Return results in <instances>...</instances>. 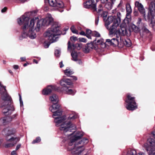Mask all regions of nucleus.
I'll use <instances>...</instances> for the list:
<instances>
[{
	"label": "nucleus",
	"instance_id": "f257e3e1",
	"mask_svg": "<svg viewBox=\"0 0 155 155\" xmlns=\"http://www.w3.org/2000/svg\"><path fill=\"white\" fill-rule=\"evenodd\" d=\"M38 12V11L35 10L27 12L18 18V24L20 25H23L22 27L23 31L21 34L23 38H25L29 37L31 39H34L36 37V33L34 31V26L35 21L38 19V17L33 18L31 20L29 25L28 23L31 16H35Z\"/></svg>",
	"mask_w": 155,
	"mask_h": 155
},
{
	"label": "nucleus",
	"instance_id": "f03ea898",
	"mask_svg": "<svg viewBox=\"0 0 155 155\" xmlns=\"http://www.w3.org/2000/svg\"><path fill=\"white\" fill-rule=\"evenodd\" d=\"M117 15V18H116L115 17V19L110 27V32L111 34L114 33L118 36H117L116 38H113L111 40L106 39V42L109 45H112L113 46H117L118 45L119 41H120L121 40L120 35H127V30L125 28L126 24H125L123 23L121 24L120 26V29L117 28L119 27L120 22L121 15L120 12H118Z\"/></svg>",
	"mask_w": 155,
	"mask_h": 155
},
{
	"label": "nucleus",
	"instance_id": "7ed1b4c3",
	"mask_svg": "<svg viewBox=\"0 0 155 155\" xmlns=\"http://www.w3.org/2000/svg\"><path fill=\"white\" fill-rule=\"evenodd\" d=\"M0 107L2 112L5 115H8L15 110L11 97L7 93L6 87L3 86L0 82Z\"/></svg>",
	"mask_w": 155,
	"mask_h": 155
},
{
	"label": "nucleus",
	"instance_id": "20e7f679",
	"mask_svg": "<svg viewBox=\"0 0 155 155\" xmlns=\"http://www.w3.org/2000/svg\"><path fill=\"white\" fill-rule=\"evenodd\" d=\"M66 135L68 136H72V137L68 143V150L71 151L72 154L79 155L84 150V147L83 145H78V143L76 141L81 138L83 136L84 133L82 132L78 131L76 132L74 131Z\"/></svg>",
	"mask_w": 155,
	"mask_h": 155
},
{
	"label": "nucleus",
	"instance_id": "39448f33",
	"mask_svg": "<svg viewBox=\"0 0 155 155\" xmlns=\"http://www.w3.org/2000/svg\"><path fill=\"white\" fill-rule=\"evenodd\" d=\"M150 4L147 15H146L145 9L141 3L138 1H136L135 2V6L137 8L140 13L143 15L146 21H151L153 28L155 29V0H150Z\"/></svg>",
	"mask_w": 155,
	"mask_h": 155
},
{
	"label": "nucleus",
	"instance_id": "423d86ee",
	"mask_svg": "<svg viewBox=\"0 0 155 155\" xmlns=\"http://www.w3.org/2000/svg\"><path fill=\"white\" fill-rule=\"evenodd\" d=\"M60 25L58 23H55L50 28H49L44 33L45 37H48L50 42L44 43V45L45 48H48L51 43L58 40V36L61 34L60 31Z\"/></svg>",
	"mask_w": 155,
	"mask_h": 155
},
{
	"label": "nucleus",
	"instance_id": "0eeeda50",
	"mask_svg": "<svg viewBox=\"0 0 155 155\" xmlns=\"http://www.w3.org/2000/svg\"><path fill=\"white\" fill-rule=\"evenodd\" d=\"M54 118L55 125L57 127H60V129L64 132L71 133L72 130L75 129L76 127L71 124L69 121H65V117L61 115L53 117Z\"/></svg>",
	"mask_w": 155,
	"mask_h": 155
},
{
	"label": "nucleus",
	"instance_id": "6e6552de",
	"mask_svg": "<svg viewBox=\"0 0 155 155\" xmlns=\"http://www.w3.org/2000/svg\"><path fill=\"white\" fill-rule=\"evenodd\" d=\"M15 129L11 127H7L5 129L2 131V134L5 137V139L7 141L10 143H6L4 145V147L5 148L12 147L14 146L19 140L20 138L18 137H14L10 136L14 134L16 132Z\"/></svg>",
	"mask_w": 155,
	"mask_h": 155
},
{
	"label": "nucleus",
	"instance_id": "1a4fd4ad",
	"mask_svg": "<svg viewBox=\"0 0 155 155\" xmlns=\"http://www.w3.org/2000/svg\"><path fill=\"white\" fill-rule=\"evenodd\" d=\"M135 97H131L130 94H127V98L125 100L126 108L129 110H133L137 108L135 101Z\"/></svg>",
	"mask_w": 155,
	"mask_h": 155
},
{
	"label": "nucleus",
	"instance_id": "9d476101",
	"mask_svg": "<svg viewBox=\"0 0 155 155\" xmlns=\"http://www.w3.org/2000/svg\"><path fill=\"white\" fill-rule=\"evenodd\" d=\"M144 146L147 151L155 149V131L151 132V137L148 139Z\"/></svg>",
	"mask_w": 155,
	"mask_h": 155
},
{
	"label": "nucleus",
	"instance_id": "9b49d317",
	"mask_svg": "<svg viewBox=\"0 0 155 155\" xmlns=\"http://www.w3.org/2000/svg\"><path fill=\"white\" fill-rule=\"evenodd\" d=\"M49 110L53 113L52 117L62 115V112L60 109V106L58 104H53L49 107Z\"/></svg>",
	"mask_w": 155,
	"mask_h": 155
},
{
	"label": "nucleus",
	"instance_id": "f8f14e48",
	"mask_svg": "<svg viewBox=\"0 0 155 155\" xmlns=\"http://www.w3.org/2000/svg\"><path fill=\"white\" fill-rule=\"evenodd\" d=\"M54 19L51 15L50 14H48L46 17L39 20L42 26H48L53 22Z\"/></svg>",
	"mask_w": 155,
	"mask_h": 155
},
{
	"label": "nucleus",
	"instance_id": "ddd939ff",
	"mask_svg": "<svg viewBox=\"0 0 155 155\" xmlns=\"http://www.w3.org/2000/svg\"><path fill=\"white\" fill-rule=\"evenodd\" d=\"M45 3L48 2L52 7L63 8L64 7L63 3L61 1L57 2L56 0H45Z\"/></svg>",
	"mask_w": 155,
	"mask_h": 155
},
{
	"label": "nucleus",
	"instance_id": "4468645a",
	"mask_svg": "<svg viewBox=\"0 0 155 155\" xmlns=\"http://www.w3.org/2000/svg\"><path fill=\"white\" fill-rule=\"evenodd\" d=\"M84 8H91L94 11H97L96 4L94 0H89L83 3Z\"/></svg>",
	"mask_w": 155,
	"mask_h": 155
},
{
	"label": "nucleus",
	"instance_id": "2eb2a0df",
	"mask_svg": "<svg viewBox=\"0 0 155 155\" xmlns=\"http://www.w3.org/2000/svg\"><path fill=\"white\" fill-rule=\"evenodd\" d=\"M115 19V16H109L108 18L106 19V20L104 21H105V25L106 26V28L107 29H108L110 31V34L112 35L113 34H111L110 32V28L109 27V25L112 22H114V21Z\"/></svg>",
	"mask_w": 155,
	"mask_h": 155
},
{
	"label": "nucleus",
	"instance_id": "dca6fc26",
	"mask_svg": "<svg viewBox=\"0 0 155 155\" xmlns=\"http://www.w3.org/2000/svg\"><path fill=\"white\" fill-rule=\"evenodd\" d=\"M57 89L58 87L56 85H50L48 86L46 89L43 90L42 93L44 95H47L50 94L52 90H56Z\"/></svg>",
	"mask_w": 155,
	"mask_h": 155
},
{
	"label": "nucleus",
	"instance_id": "f3484780",
	"mask_svg": "<svg viewBox=\"0 0 155 155\" xmlns=\"http://www.w3.org/2000/svg\"><path fill=\"white\" fill-rule=\"evenodd\" d=\"M60 85L62 86V88L65 87H67L66 84L67 85H71L73 84L72 81L70 79L63 78L60 81Z\"/></svg>",
	"mask_w": 155,
	"mask_h": 155
},
{
	"label": "nucleus",
	"instance_id": "a211bd4d",
	"mask_svg": "<svg viewBox=\"0 0 155 155\" xmlns=\"http://www.w3.org/2000/svg\"><path fill=\"white\" fill-rule=\"evenodd\" d=\"M95 47L92 43H88L85 46L84 51L85 53H88L93 49H95Z\"/></svg>",
	"mask_w": 155,
	"mask_h": 155
},
{
	"label": "nucleus",
	"instance_id": "6ab92c4d",
	"mask_svg": "<svg viewBox=\"0 0 155 155\" xmlns=\"http://www.w3.org/2000/svg\"><path fill=\"white\" fill-rule=\"evenodd\" d=\"M12 121V119L8 117H4L1 118L0 119V125L2 126L8 124Z\"/></svg>",
	"mask_w": 155,
	"mask_h": 155
},
{
	"label": "nucleus",
	"instance_id": "aec40b11",
	"mask_svg": "<svg viewBox=\"0 0 155 155\" xmlns=\"http://www.w3.org/2000/svg\"><path fill=\"white\" fill-rule=\"evenodd\" d=\"M62 89L64 92L68 94L74 95L75 93V91L71 89H69L68 87H65Z\"/></svg>",
	"mask_w": 155,
	"mask_h": 155
},
{
	"label": "nucleus",
	"instance_id": "412c9836",
	"mask_svg": "<svg viewBox=\"0 0 155 155\" xmlns=\"http://www.w3.org/2000/svg\"><path fill=\"white\" fill-rule=\"evenodd\" d=\"M49 100L53 104H57L59 101L58 97L55 94L52 95L50 97Z\"/></svg>",
	"mask_w": 155,
	"mask_h": 155
},
{
	"label": "nucleus",
	"instance_id": "4be33fe9",
	"mask_svg": "<svg viewBox=\"0 0 155 155\" xmlns=\"http://www.w3.org/2000/svg\"><path fill=\"white\" fill-rule=\"evenodd\" d=\"M130 27L133 31L136 33H137L140 31L139 27L137 26L134 24L130 25Z\"/></svg>",
	"mask_w": 155,
	"mask_h": 155
},
{
	"label": "nucleus",
	"instance_id": "5701e85b",
	"mask_svg": "<svg viewBox=\"0 0 155 155\" xmlns=\"http://www.w3.org/2000/svg\"><path fill=\"white\" fill-rule=\"evenodd\" d=\"M88 142V139L86 138H83L81 141L77 142L78 143V145H83L84 146V145L86 144Z\"/></svg>",
	"mask_w": 155,
	"mask_h": 155
},
{
	"label": "nucleus",
	"instance_id": "b1692460",
	"mask_svg": "<svg viewBox=\"0 0 155 155\" xmlns=\"http://www.w3.org/2000/svg\"><path fill=\"white\" fill-rule=\"evenodd\" d=\"M71 55L72 57V60L74 61H76L78 60V54L77 52L75 51H72L71 53Z\"/></svg>",
	"mask_w": 155,
	"mask_h": 155
},
{
	"label": "nucleus",
	"instance_id": "393cba45",
	"mask_svg": "<svg viewBox=\"0 0 155 155\" xmlns=\"http://www.w3.org/2000/svg\"><path fill=\"white\" fill-rule=\"evenodd\" d=\"M64 73L65 75L68 77L70 76V75L74 73V72L70 69H67L64 71Z\"/></svg>",
	"mask_w": 155,
	"mask_h": 155
},
{
	"label": "nucleus",
	"instance_id": "a878e982",
	"mask_svg": "<svg viewBox=\"0 0 155 155\" xmlns=\"http://www.w3.org/2000/svg\"><path fill=\"white\" fill-rule=\"evenodd\" d=\"M113 4L110 1L109 2L105 4L104 6L105 8L108 10L111 9L112 8Z\"/></svg>",
	"mask_w": 155,
	"mask_h": 155
},
{
	"label": "nucleus",
	"instance_id": "bb28decb",
	"mask_svg": "<svg viewBox=\"0 0 155 155\" xmlns=\"http://www.w3.org/2000/svg\"><path fill=\"white\" fill-rule=\"evenodd\" d=\"M126 10L127 13H131L132 9L129 4H127L126 5Z\"/></svg>",
	"mask_w": 155,
	"mask_h": 155
},
{
	"label": "nucleus",
	"instance_id": "cd10ccee",
	"mask_svg": "<svg viewBox=\"0 0 155 155\" xmlns=\"http://www.w3.org/2000/svg\"><path fill=\"white\" fill-rule=\"evenodd\" d=\"M124 43L125 45L128 47H130L131 45V41L130 39H127L126 40H125Z\"/></svg>",
	"mask_w": 155,
	"mask_h": 155
},
{
	"label": "nucleus",
	"instance_id": "c85d7f7f",
	"mask_svg": "<svg viewBox=\"0 0 155 155\" xmlns=\"http://www.w3.org/2000/svg\"><path fill=\"white\" fill-rule=\"evenodd\" d=\"M141 29L142 31L144 33L148 34L150 32L148 29L145 26H143Z\"/></svg>",
	"mask_w": 155,
	"mask_h": 155
},
{
	"label": "nucleus",
	"instance_id": "c756f323",
	"mask_svg": "<svg viewBox=\"0 0 155 155\" xmlns=\"http://www.w3.org/2000/svg\"><path fill=\"white\" fill-rule=\"evenodd\" d=\"M78 117V116L75 115L74 114H72L70 115V116L68 117V120H74L75 118Z\"/></svg>",
	"mask_w": 155,
	"mask_h": 155
},
{
	"label": "nucleus",
	"instance_id": "7c9ffc66",
	"mask_svg": "<svg viewBox=\"0 0 155 155\" xmlns=\"http://www.w3.org/2000/svg\"><path fill=\"white\" fill-rule=\"evenodd\" d=\"M108 13L106 11H103V13L101 14V16L103 18V20L105 21L106 19V17Z\"/></svg>",
	"mask_w": 155,
	"mask_h": 155
},
{
	"label": "nucleus",
	"instance_id": "2f4dec72",
	"mask_svg": "<svg viewBox=\"0 0 155 155\" xmlns=\"http://www.w3.org/2000/svg\"><path fill=\"white\" fill-rule=\"evenodd\" d=\"M97 45H104L105 46V43L104 42V40L103 39H101L98 40L97 42Z\"/></svg>",
	"mask_w": 155,
	"mask_h": 155
},
{
	"label": "nucleus",
	"instance_id": "473e14b6",
	"mask_svg": "<svg viewBox=\"0 0 155 155\" xmlns=\"http://www.w3.org/2000/svg\"><path fill=\"white\" fill-rule=\"evenodd\" d=\"M68 51H71V46H73V47H74V45L73 44H72L71 45V43L70 41H68Z\"/></svg>",
	"mask_w": 155,
	"mask_h": 155
},
{
	"label": "nucleus",
	"instance_id": "72a5a7b5",
	"mask_svg": "<svg viewBox=\"0 0 155 155\" xmlns=\"http://www.w3.org/2000/svg\"><path fill=\"white\" fill-rule=\"evenodd\" d=\"M71 29L72 31V32L74 34H78V31L77 30H76L74 28V26H72L71 27Z\"/></svg>",
	"mask_w": 155,
	"mask_h": 155
},
{
	"label": "nucleus",
	"instance_id": "f704fd0d",
	"mask_svg": "<svg viewBox=\"0 0 155 155\" xmlns=\"http://www.w3.org/2000/svg\"><path fill=\"white\" fill-rule=\"evenodd\" d=\"M149 155H155V149L147 151Z\"/></svg>",
	"mask_w": 155,
	"mask_h": 155
},
{
	"label": "nucleus",
	"instance_id": "c9c22d12",
	"mask_svg": "<svg viewBox=\"0 0 155 155\" xmlns=\"http://www.w3.org/2000/svg\"><path fill=\"white\" fill-rule=\"evenodd\" d=\"M61 54L60 51L59 50H55V51L54 54L57 57H59Z\"/></svg>",
	"mask_w": 155,
	"mask_h": 155
},
{
	"label": "nucleus",
	"instance_id": "e433bc0d",
	"mask_svg": "<svg viewBox=\"0 0 155 155\" xmlns=\"http://www.w3.org/2000/svg\"><path fill=\"white\" fill-rule=\"evenodd\" d=\"M92 35L96 37H100V34L96 31H94L92 32Z\"/></svg>",
	"mask_w": 155,
	"mask_h": 155
},
{
	"label": "nucleus",
	"instance_id": "4c0bfd02",
	"mask_svg": "<svg viewBox=\"0 0 155 155\" xmlns=\"http://www.w3.org/2000/svg\"><path fill=\"white\" fill-rule=\"evenodd\" d=\"M103 7H102L101 5H100L99 6V8H98V10L97 11L98 13H101L102 11Z\"/></svg>",
	"mask_w": 155,
	"mask_h": 155
},
{
	"label": "nucleus",
	"instance_id": "58836bf2",
	"mask_svg": "<svg viewBox=\"0 0 155 155\" xmlns=\"http://www.w3.org/2000/svg\"><path fill=\"white\" fill-rule=\"evenodd\" d=\"M39 141V137H36V139L35 140H34L32 142V144H35L36 143H37Z\"/></svg>",
	"mask_w": 155,
	"mask_h": 155
},
{
	"label": "nucleus",
	"instance_id": "ea45409f",
	"mask_svg": "<svg viewBox=\"0 0 155 155\" xmlns=\"http://www.w3.org/2000/svg\"><path fill=\"white\" fill-rule=\"evenodd\" d=\"M79 39L80 41L83 42H86V39L84 38H79Z\"/></svg>",
	"mask_w": 155,
	"mask_h": 155
},
{
	"label": "nucleus",
	"instance_id": "a19ab883",
	"mask_svg": "<svg viewBox=\"0 0 155 155\" xmlns=\"http://www.w3.org/2000/svg\"><path fill=\"white\" fill-rule=\"evenodd\" d=\"M38 24H39V20H38L37 22V27L35 29V30L36 31H39V26H38Z\"/></svg>",
	"mask_w": 155,
	"mask_h": 155
},
{
	"label": "nucleus",
	"instance_id": "79ce46f5",
	"mask_svg": "<svg viewBox=\"0 0 155 155\" xmlns=\"http://www.w3.org/2000/svg\"><path fill=\"white\" fill-rule=\"evenodd\" d=\"M131 13H127L126 14V18L130 20L131 18V16L130 14Z\"/></svg>",
	"mask_w": 155,
	"mask_h": 155
},
{
	"label": "nucleus",
	"instance_id": "37998d69",
	"mask_svg": "<svg viewBox=\"0 0 155 155\" xmlns=\"http://www.w3.org/2000/svg\"><path fill=\"white\" fill-rule=\"evenodd\" d=\"M71 77L72 78V79H71V80L73 82V81H76L77 79V78L75 76H71Z\"/></svg>",
	"mask_w": 155,
	"mask_h": 155
},
{
	"label": "nucleus",
	"instance_id": "c03bdc74",
	"mask_svg": "<svg viewBox=\"0 0 155 155\" xmlns=\"http://www.w3.org/2000/svg\"><path fill=\"white\" fill-rule=\"evenodd\" d=\"M91 30L89 29H87L86 30V34H91Z\"/></svg>",
	"mask_w": 155,
	"mask_h": 155
},
{
	"label": "nucleus",
	"instance_id": "a18cd8bd",
	"mask_svg": "<svg viewBox=\"0 0 155 155\" xmlns=\"http://www.w3.org/2000/svg\"><path fill=\"white\" fill-rule=\"evenodd\" d=\"M110 0H101V2L102 3L105 4L108 2H109Z\"/></svg>",
	"mask_w": 155,
	"mask_h": 155
},
{
	"label": "nucleus",
	"instance_id": "49530a36",
	"mask_svg": "<svg viewBox=\"0 0 155 155\" xmlns=\"http://www.w3.org/2000/svg\"><path fill=\"white\" fill-rule=\"evenodd\" d=\"M21 144H18L16 146L15 150L16 151L18 150L21 147Z\"/></svg>",
	"mask_w": 155,
	"mask_h": 155
},
{
	"label": "nucleus",
	"instance_id": "de8ad7c7",
	"mask_svg": "<svg viewBox=\"0 0 155 155\" xmlns=\"http://www.w3.org/2000/svg\"><path fill=\"white\" fill-rule=\"evenodd\" d=\"M142 21V19L140 18H139L137 20V25H139L140 23Z\"/></svg>",
	"mask_w": 155,
	"mask_h": 155
},
{
	"label": "nucleus",
	"instance_id": "09e8293b",
	"mask_svg": "<svg viewBox=\"0 0 155 155\" xmlns=\"http://www.w3.org/2000/svg\"><path fill=\"white\" fill-rule=\"evenodd\" d=\"M17 115L18 114H13L12 116H11V117H10L12 119H12H13L15 117H16L17 116Z\"/></svg>",
	"mask_w": 155,
	"mask_h": 155
},
{
	"label": "nucleus",
	"instance_id": "8fccbe9b",
	"mask_svg": "<svg viewBox=\"0 0 155 155\" xmlns=\"http://www.w3.org/2000/svg\"><path fill=\"white\" fill-rule=\"evenodd\" d=\"M11 154V155H17L16 151L15 150L12 151Z\"/></svg>",
	"mask_w": 155,
	"mask_h": 155
},
{
	"label": "nucleus",
	"instance_id": "3c124183",
	"mask_svg": "<svg viewBox=\"0 0 155 155\" xmlns=\"http://www.w3.org/2000/svg\"><path fill=\"white\" fill-rule=\"evenodd\" d=\"M71 39H72L74 41H76L78 40L77 38L74 36L71 37Z\"/></svg>",
	"mask_w": 155,
	"mask_h": 155
},
{
	"label": "nucleus",
	"instance_id": "603ef678",
	"mask_svg": "<svg viewBox=\"0 0 155 155\" xmlns=\"http://www.w3.org/2000/svg\"><path fill=\"white\" fill-rule=\"evenodd\" d=\"M99 21V18L98 17H97L95 19V23L96 25H97L98 24Z\"/></svg>",
	"mask_w": 155,
	"mask_h": 155
},
{
	"label": "nucleus",
	"instance_id": "864d4df0",
	"mask_svg": "<svg viewBox=\"0 0 155 155\" xmlns=\"http://www.w3.org/2000/svg\"><path fill=\"white\" fill-rule=\"evenodd\" d=\"M79 34L81 35H82L85 36V35H86V33H85V32L84 31H81L79 33Z\"/></svg>",
	"mask_w": 155,
	"mask_h": 155
},
{
	"label": "nucleus",
	"instance_id": "5fc2aeb1",
	"mask_svg": "<svg viewBox=\"0 0 155 155\" xmlns=\"http://www.w3.org/2000/svg\"><path fill=\"white\" fill-rule=\"evenodd\" d=\"M7 9V8L6 7H4L2 9V10H1L2 12V13L5 12L6 11Z\"/></svg>",
	"mask_w": 155,
	"mask_h": 155
},
{
	"label": "nucleus",
	"instance_id": "6e6d98bb",
	"mask_svg": "<svg viewBox=\"0 0 155 155\" xmlns=\"http://www.w3.org/2000/svg\"><path fill=\"white\" fill-rule=\"evenodd\" d=\"M18 66L17 65H15L13 66V68L15 69H18Z\"/></svg>",
	"mask_w": 155,
	"mask_h": 155
},
{
	"label": "nucleus",
	"instance_id": "4d7b16f0",
	"mask_svg": "<svg viewBox=\"0 0 155 155\" xmlns=\"http://www.w3.org/2000/svg\"><path fill=\"white\" fill-rule=\"evenodd\" d=\"M59 65H60V67L62 68L64 66V65L63 64L62 61H61L59 63Z\"/></svg>",
	"mask_w": 155,
	"mask_h": 155
},
{
	"label": "nucleus",
	"instance_id": "13d9d810",
	"mask_svg": "<svg viewBox=\"0 0 155 155\" xmlns=\"http://www.w3.org/2000/svg\"><path fill=\"white\" fill-rule=\"evenodd\" d=\"M123 3V1L122 0H121L120 2V3L118 5V7H121V5H122Z\"/></svg>",
	"mask_w": 155,
	"mask_h": 155
},
{
	"label": "nucleus",
	"instance_id": "bf43d9fd",
	"mask_svg": "<svg viewBox=\"0 0 155 155\" xmlns=\"http://www.w3.org/2000/svg\"><path fill=\"white\" fill-rule=\"evenodd\" d=\"M123 3V1L122 0H121L120 2V3L118 5V7H121V5H122Z\"/></svg>",
	"mask_w": 155,
	"mask_h": 155
},
{
	"label": "nucleus",
	"instance_id": "052dcab7",
	"mask_svg": "<svg viewBox=\"0 0 155 155\" xmlns=\"http://www.w3.org/2000/svg\"><path fill=\"white\" fill-rule=\"evenodd\" d=\"M85 36H86V37L88 38L91 39V37L90 35V34H86V35Z\"/></svg>",
	"mask_w": 155,
	"mask_h": 155
},
{
	"label": "nucleus",
	"instance_id": "680f3d73",
	"mask_svg": "<svg viewBox=\"0 0 155 155\" xmlns=\"http://www.w3.org/2000/svg\"><path fill=\"white\" fill-rule=\"evenodd\" d=\"M19 101L20 102V106L22 107L23 106V102L22 101V100Z\"/></svg>",
	"mask_w": 155,
	"mask_h": 155
},
{
	"label": "nucleus",
	"instance_id": "e2e57ef3",
	"mask_svg": "<svg viewBox=\"0 0 155 155\" xmlns=\"http://www.w3.org/2000/svg\"><path fill=\"white\" fill-rule=\"evenodd\" d=\"M20 59L22 61H25L26 58L25 57H21Z\"/></svg>",
	"mask_w": 155,
	"mask_h": 155
},
{
	"label": "nucleus",
	"instance_id": "0e129e2a",
	"mask_svg": "<svg viewBox=\"0 0 155 155\" xmlns=\"http://www.w3.org/2000/svg\"><path fill=\"white\" fill-rule=\"evenodd\" d=\"M27 0H18L19 2H20L23 3L26 1Z\"/></svg>",
	"mask_w": 155,
	"mask_h": 155
},
{
	"label": "nucleus",
	"instance_id": "69168bd1",
	"mask_svg": "<svg viewBox=\"0 0 155 155\" xmlns=\"http://www.w3.org/2000/svg\"><path fill=\"white\" fill-rule=\"evenodd\" d=\"M134 15L135 16H137L138 15V13L137 11H134Z\"/></svg>",
	"mask_w": 155,
	"mask_h": 155
},
{
	"label": "nucleus",
	"instance_id": "338daca9",
	"mask_svg": "<svg viewBox=\"0 0 155 155\" xmlns=\"http://www.w3.org/2000/svg\"><path fill=\"white\" fill-rule=\"evenodd\" d=\"M33 61L34 62H35V63L36 64H38V62L35 59H33Z\"/></svg>",
	"mask_w": 155,
	"mask_h": 155
},
{
	"label": "nucleus",
	"instance_id": "774afa93",
	"mask_svg": "<svg viewBox=\"0 0 155 155\" xmlns=\"http://www.w3.org/2000/svg\"><path fill=\"white\" fill-rule=\"evenodd\" d=\"M8 71L9 72V73L12 74H13V72H12V71L11 70H9Z\"/></svg>",
	"mask_w": 155,
	"mask_h": 155
}]
</instances>
